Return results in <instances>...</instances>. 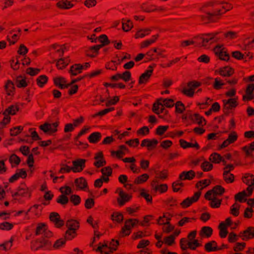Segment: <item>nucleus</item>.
<instances>
[{"label": "nucleus", "instance_id": "nucleus-1", "mask_svg": "<svg viewBox=\"0 0 254 254\" xmlns=\"http://www.w3.org/2000/svg\"><path fill=\"white\" fill-rule=\"evenodd\" d=\"M233 7L231 4L225 1L209 2L200 9L205 14L201 16L203 21H213V16L220 15Z\"/></svg>", "mask_w": 254, "mask_h": 254}, {"label": "nucleus", "instance_id": "nucleus-2", "mask_svg": "<svg viewBox=\"0 0 254 254\" xmlns=\"http://www.w3.org/2000/svg\"><path fill=\"white\" fill-rule=\"evenodd\" d=\"M218 33V32H215L204 35L200 37H194V39L197 40V46L203 47L205 49L208 48L212 43V40Z\"/></svg>", "mask_w": 254, "mask_h": 254}, {"label": "nucleus", "instance_id": "nucleus-3", "mask_svg": "<svg viewBox=\"0 0 254 254\" xmlns=\"http://www.w3.org/2000/svg\"><path fill=\"white\" fill-rule=\"evenodd\" d=\"M174 102L171 99H160L157 102L153 105V110L156 114L162 113L164 110V107L168 108L172 107L174 106Z\"/></svg>", "mask_w": 254, "mask_h": 254}, {"label": "nucleus", "instance_id": "nucleus-4", "mask_svg": "<svg viewBox=\"0 0 254 254\" xmlns=\"http://www.w3.org/2000/svg\"><path fill=\"white\" fill-rule=\"evenodd\" d=\"M51 245L50 242L45 238H38L31 243V249L32 251L47 248Z\"/></svg>", "mask_w": 254, "mask_h": 254}, {"label": "nucleus", "instance_id": "nucleus-5", "mask_svg": "<svg viewBox=\"0 0 254 254\" xmlns=\"http://www.w3.org/2000/svg\"><path fill=\"white\" fill-rule=\"evenodd\" d=\"M119 242L112 240L109 244H105L98 247L97 251H100L102 254H110L117 249Z\"/></svg>", "mask_w": 254, "mask_h": 254}, {"label": "nucleus", "instance_id": "nucleus-6", "mask_svg": "<svg viewBox=\"0 0 254 254\" xmlns=\"http://www.w3.org/2000/svg\"><path fill=\"white\" fill-rule=\"evenodd\" d=\"M35 234L36 235H42L45 238H49L53 236L52 232L48 229L47 226L45 224H39L37 226Z\"/></svg>", "mask_w": 254, "mask_h": 254}, {"label": "nucleus", "instance_id": "nucleus-7", "mask_svg": "<svg viewBox=\"0 0 254 254\" xmlns=\"http://www.w3.org/2000/svg\"><path fill=\"white\" fill-rule=\"evenodd\" d=\"M138 220L136 219H129L125 222V226L122 228L121 234L122 236L128 235L130 232V229L136 223Z\"/></svg>", "mask_w": 254, "mask_h": 254}, {"label": "nucleus", "instance_id": "nucleus-8", "mask_svg": "<svg viewBox=\"0 0 254 254\" xmlns=\"http://www.w3.org/2000/svg\"><path fill=\"white\" fill-rule=\"evenodd\" d=\"M86 160L78 159L72 161V171L74 173L81 172L85 167Z\"/></svg>", "mask_w": 254, "mask_h": 254}, {"label": "nucleus", "instance_id": "nucleus-9", "mask_svg": "<svg viewBox=\"0 0 254 254\" xmlns=\"http://www.w3.org/2000/svg\"><path fill=\"white\" fill-rule=\"evenodd\" d=\"M58 126V123L57 122L53 124L46 123L44 125H41L40 128L45 133L51 134L57 131Z\"/></svg>", "mask_w": 254, "mask_h": 254}, {"label": "nucleus", "instance_id": "nucleus-10", "mask_svg": "<svg viewBox=\"0 0 254 254\" xmlns=\"http://www.w3.org/2000/svg\"><path fill=\"white\" fill-rule=\"evenodd\" d=\"M225 189L220 186H215L212 190L208 191L205 195L206 199H211L217 195H221L224 192Z\"/></svg>", "mask_w": 254, "mask_h": 254}, {"label": "nucleus", "instance_id": "nucleus-11", "mask_svg": "<svg viewBox=\"0 0 254 254\" xmlns=\"http://www.w3.org/2000/svg\"><path fill=\"white\" fill-rule=\"evenodd\" d=\"M200 85L198 82L193 81L188 83V87L183 90V92L186 95L192 97L193 95L194 90Z\"/></svg>", "mask_w": 254, "mask_h": 254}, {"label": "nucleus", "instance_id": "nucleus-12", "mask_svg": "<svg viewBox=\"0 0 254 254\" xmlns=\"http://www.w3.org/2000/svg\"><path fill=\"white\" fill-rule=\"evenodd\" d=\"M201 192H196L194 195L191 197H188L185 199L181 203V205L183 208H186L190 206L192 203L196 201L200 195Z\"/></svg>", "mask_w": 254, "mask_h": 254}, {"label": "nucleus", "instance_id": "nucleus-13", "mask_svg": "<svg viewBox=\"0 0 254 254\" xmlns=\"http://www.w3.org/2000/svg\"><path fill=\"white\" fill-rule=\"evenodd\" d=\"M12 196L14 198L18 196L28 197L30 196V190L26 186L22 185L19 188L17 192L12 193Z\"/></svg>", "mask_w": 254, "mask_h": 254}, {"label": "nucleus", "instance_id": "nucleus-14", "mask_svg": "<svg viewBox=\"0 0 254 254\" xmlns=\"http://www.w3.org/2000/svg\"><path fill=\"white\" fill-rule=\"evenodd\" d=\"M215 54L219 57L220 59L224 61H227L229 58L228 54L224 50L222 46L218 45L214 49Z\"/></svg>", "mask_w": 254, "mask_h": 254}, {"label": "nucleus", "instance_id": "nucleus-15", "mask_svg": "<svg viewBox=\"0 0 254 254\" xmlns=\"http://www.w3.org/2000/svg\"><path fill=\"white\" fill-rule=\"evenodd\" d=\"M247 190L248 191V193L245 191H242L236 194L235 197V199L240 202H242L243 200L245 201L246 199H244V198L247 196H249L252 194L253 189L252 186H249L247 188Z\"/></svg>", "mask_w": 254, "mask_h": 254}, {"label": "nucleus", "instance_id": "nucleus-16", "mask_svg": "<svg viewBox=\"0 0 254 254\" xmlns=\"http://www.w3.org/2000/svg\"><path fill=\"white\" fill-rule=\"evenodd\" d=\"M94 165L97 168L101 167L106 164V161L102 152L97 153L94 156Z\"/></svg>", "mask_w": 254, "mask_h": 254}, {"label": "nucleus", "instance_id": "nucleus-17", "mask_svg": "<svg viewBox=\"0 0 254 254\" xmlns=\"http://www.w3.org/2000/svg\"><path fill=\"white\" fill-rule=\"evenodd\" d=\"M117 191L119 192L120 197L117 199V201L120 205H124L126 202L129 200L130 196L125 193L121 189H118Z\"/></svg>", "mask_w": 254, "mask_h": 254}, {"label": "nucleus", "instance_id": "nucleus-18", "mask_svg": "<svg viewBox=\"0 0 254 254\" xmlns=\"http://www.w3.org/2000/svg\"><path fill=\"white\" fill-rule=\"evenodd\" d=\"M158 143V140L155 139H145L142 141L141 145L142 147H146L148 150H151L154 148Z\"/></svg>", "mask_w": 254, "mask_h": 254}, {"label": "nucleus", "instance_id": "nucleus-19", "mask_svg": "<svg viewBox=\"0 0 254 254\" xmlns=\"http://www.w3.org/2000/svg\"><path fill=\"white\" fill-rule=\"evenodd\" d=\"M50 218L57 227H61L64 225V222L61 219L59 214L56 212H52L50 215Z\"/></svg>", "mask_w": 254, "mask_h": 254}, {"label": "nucleus", "instance_id": "nucleus-20", "mask_svg": "<svg viewBox=\"0 0 254 254\" xmlns=\"http://www.w3.org/2000/svg\"><path fill=\"white\" fill-rule=\"evenodd\" d=\"M254 228L250 227L245 231L241 233L239 236L243 240L247 241L254 237Z\"/></svg>", "mask_w": 254, "mask_h": 254}, {"label": "nucleus", "instance_id": "nucleus-21", "mask_svg": "<svg viewBox=\"0 0 254 254\" xmlns=\"http://www.w3.org/2000/svg\"><path fill=\"white\" fill-rule=\"evenodd\" d=\"M152 72L153 66L152 65H150L148 67V69L140 76L139 80V83L140 84H142L147 82L151 75Z\"/></svg>", "mask_w": 254, "mask_h": 254}, {"label": "nucleus", "instance_id": "nucleus-22", "mask_svg": "<svg viewBox=\"0 0 254 254\" xmlns=\"http://www.w3.org/2000/svg\"><path fill=\"white\" fill-rule=\"evenodd\" d=\"M238 138V135L235 132H231L228 136V138L226 139L221 145V147L224 148L228 146L229 144L234 142Z\"/></svg>", "mask_w": 254, "mask_h": 254}, {"label": "nucleus", "instance_id": "nucleus-23", "mask_svg": "<svg viewBox=\"0 0 254 254\" xmlns=\"http://www.w3.org/2000/svg\"><path fill=\"white\" fill-rule=\"evenodd\" d=\"M237 99L236 98H230L228 100H223L224 108L226 110L232 109L237 106Z\"/></svg>", "mask_w": 254, "mask_h": 254}, {"label": "nucleus", "instance_id": "nucleus-24", "mask_svg": "<svg viewBox=\"0 0 254 254\" xmlns=\"http://www.w3.org/2000/svg\"><path fill=\"white\" fill-rule=\"evenodd\" d=\"M172 215L168 212L164 213L162 216H160L158 220L157 223L159 225H165L169 224V222L171 220Z\"/></svg>", "mask_w": 254, "mask_h": 254}, {"label": "nucleus", "instance_id": "nucleus-25", "mask_svg": "<svg viewBox=\"0 0 254 254\" xmlns=\"http://www.w3.org/2000/svg\"><path fill=\"white\" fill-rule=\"evenodd\" d=\"M195 176V173L192 170H190L188 172H183L180 175V180H190L193 179Z\"/></svg>", "mask_w": 254, "mask_h": 254}, {"label": "nucleus", "instance_id": "nucleus-26", "mask_svg": "<svg viewBox=\"0 0 254 254\" xmlns=\"http://www.w3.org/2000/svg\"><path fill=\"white\" fill-rule=\"evenodd\" d=\"M209 160L214 163H219L221 161H222L224 164H226V161L222 159V156L217 153H213L209 157Z\"/></svg>", "mask_w": 254, "mask_h": 254}, {"label": "nucleus", "instance_id": "nucleus-27", "mask_svg": "<svg viewBox=\"0 0 254 254\" xmlns=\"http://www.w3.org/2000/svg\"><path fill=\"white\" fill-rule=\"evenodd\" d=\"M157 183V181L154 180L151 186L154 188V189L156 191H159L160 193H163L167 191L168 189V187L166 184H162V185H156L155 184Z\"/></svg>", "mask_w": 254, "mask_h": 254}, {"label": "nucleus", "instance_id": "nucleus-28", "mask_svg": "<svg viewBox=\"0 0 254 254\" xmlns=\"http://www.w3.org/2000/svg\"><path fill=\"white\" fill-rule=\"evenodd\" d=\"M4 87L6 94L8 95L12 96L14 94L15 87L13 83L11 81L8 80Z\"/></svg>", "mask_w": 254, "mask_h": 254}, {"label": "nucleus", "instance_id": "nucleus-29", "mask_svg": "<svg viewBox=\"0 0 254 254\" xmlns=\"http://www.w3.org/2000/svg\"><path fill=\"white\" fill-rule=\"evenodd\" d=\"M151 31V28L141 29L137 31L135 35V38H142L149 34Z\"/></svg>", "mask_w": 254, "mask_h": 254}, {"label": "nucleus", "instance_id": "nucleus-30", "mask_svg": "<svg viewBox=\"0 0 254 254\" xmlns=\"http://www.w3.org/2000/svg\"><path fill=\"white\" fill-rule=\"evenodd\" d=\"M254 90V84H250L248 85L246 89V95L243 96V99L251 100L253 98V92Z\"/></svg>", "mask_w": 254, "mask_h": 254}, {"label": "nucleus", "instance_id": "nucleus-31", "mask_svg": "<svg viewBox=\"0 0 254 254\" xmlns=\"http://www.w3.org/2000/svg\"><path fill=\"white\" fill-rule=\"evenodd\" d=\"M84 67L82 65L80 64H76L70 67V73L72 75H76L77 74L81 72L83 69Z\"/></svg>", "mask_w": 254, "mask_h": 254}, {"label": "nucleus", "instance_id": "nucleus-32", "mask_svg": "<svg viewBox=\"0 0 254 254\" xmlns=\"http://www.w3.org/2000/svg\"><path fill=\"white\" fill-rule=\"evenodd\" d=\"M15 29H13L9 31L8 35L7 36V40L8 41L10 44H14L17 41L18 38V35L17 34H14L13 32H15Z\"/></svg>", "mask_w": 254, "mask_h": 254}, {"label": "nucleus", "instance_id": "nucleus-33", "mask_svg": "<svg viewBox=\"0 0 254 254\" xmlns=\"http://www.w3.org/2000/svg\"><path fill=\"white\" fill-rule=\"evenodd\" d=\"M57 5L59 7L64 9H69L73 6L71 0H62L58 2Z\"/></svg>", "mask_w": 254, "mask_h": 254}, {"label": "nucleus", "instance_id": "nucleus-34", "mask_svg": "<svg viewBox=\"0 0 254 254\" xmlns=\"http://www.w3.org/2000/svg\"><path fill=\"white\" fill-rule=\"evenodd\" d=\"M54 83L56 85L59 86L61 88H64L67 87L66 84L65 79L61 76L56 77L54 78Z\"/></svg>", "mask_w": 254, "mask_h": 254}, {"label": "nucleus", "instance_id": "nucleus-35", "mask_svg": "<svg viewBox=\"0 0 254 254\" xmlns=\"http://www.w3.org/2000/svg\"><path fill=\"white\" fill-rule=\"evenodd\" d=\"M76 187L79 189L83 190L87 186V183L84 178L81 177L76 179L74 181Z\"/></svg>", "mask_w": 254, "mask_h": 254}, {"label": "nucleus", "instance_id": "nucleus-36", "mask_svg": "<svg viewBox=\"0 0 254 254\" xmlns=\"http://www.w3.org/2000/svg\"><path fill=\"white\" fill-rule=\"evenodd\" d=\"M158 37V35H154L152 37L151 39L143 41L140 44V47L141 48H145L149 46L150 45H151L152 43H154L156 41Z\"/></svg>", "mask_w": 254, "mask_h": 254}, {"label": "nucleus", "instance_id": "nucleus-37", "mask_svg": "<svg viewBox=\"0 0 254 254\" xmlns=\"http://www.w3.org/2000/svg\"><path fill=\"white\" fill-rule=\"evenodd\" d=\"M205 249L207 252H214L219 250L216 242L213 241L206 243L205 245Z\"/></svg>", "mask_w": 254, "mask_h": 254}, {"label": "nucleus", "instance_id": "nucleus-38", "mask_svg": "<svg viewBox=\"0 0 254 254\" xmlns=\"http://www.w3.org/2000/svg\"><path fill=\"white\" fill-rule=\"evenodd\" d=\"M180 143L182 147L186 149L188 147H194L197 149L199 148V145L197 143L195 142L194 143H189L183 139L180 140Z\"/></svg>", "mask_w": 254, "mask_h": 254}, {"label": "nucleus", "instance_id": "nucleus-39", "mask_svg": "<svg viewBox=\"0 0 254 254\" xmlns=\"http://www.w3.org/2000/svg\"><path fill=\"white\" fill-rule=\"evenodd\" d=\"M101 138V134L100 132H95L91 134L88 137V140L91 143H96Z\"/></svg>", "mask_w": 254, "mask_h": 254}, {"label": "nucleus", "instance_id": "nucleus-40", "mask_svg": "<svg viewBox=\"0 0 254 254\" xmlns=\"http://www.w3.org/2000/svg\"><path fill=\"white\" fill-rule=\"evenodd\" d=\"M243 181L249 186H252L253 183H254V177L250 174H245L243 178Z\"/></svg>", "mask_w": 254, "mask_h": 254}, {"label": "nucleus", "instance_id": "nucleus-41", "mask_svg": "<svg viewBox=\"0 0 254 254\" xmlns=\"http://www.w3.org/2000/svg\"><path fill=\"white\" fill-rule=\"evenodd\" d=\"M212 233V229L208 226H205L202 228L199 234L201 236H206L209 237Z\"/></svg>", "mask_w": 254, "mask_h": 254}, {"label": "nucleus", "instance_id": "nucleus-42", "mask_svg": "<svg viewBox=\"0 0 254 254\" xmlns=\"http://www.w3.org/2000/svg\"><path fill=\"white\" fill-rule=\"evenodd\" d=\"M192 120L196 122L199 126H204L206 124L204 119L199 115L195 114L191 118Z\"/></svg>", "mask_w": 254, "mask_h": 254}, {"label": "nucleus", "instance_id": "nucleus-43", "mask_svg": "<svg viewBox=\"0 0 254 254\" xmlns=\"http://www.w3.org/2000/svg\"><path fill=\"white\" fill-rule=\"evenodd\" d=\"M220 74L224 76H229L233 73V69L228 66H225L220 69Z\"/></svg>", "mask_w": 254, "mask_h": 254}, {"label": "nucleus", "instance_id": "nucleus-44", "mask_svg": "<svg viewBox=\"0 0 254 254\" xmlns=\"http://www.w3.org/2000/svg\"><path fill=\"white\" fill-rule=\"evenodd\" d=\"M69 63L68 59H60L57 61L56 65L59 69H61L65 67Z\"/></svg>", "mask_w": 254, "mask_h": 254}, {"label": "nucleus", "instance_id": "nucleus-45", "mask_svg": "<svg viewBox=\"0 0 254 254\" xmlns=\"http://www.w3.org/2000/svg\"><path fill=\"white\" fill-rule=\"evenodd\" d=\"M67 230H72L76 231L79 228V225L77 221L75 220H69L66 222Z\"/></svg>", "mask_w": 254, "mask_h": 254}, {"label": "nucleus", "instance_id": "nucleus-46", "mask_svg": "<svg viewBox=\"0 0 254 254\" xmlns=\"http://www.w3.org/2000/svg\"><path fill=\"white\" fill-rule=\"evenodd\" d=\"M149 178V176L147 174H143V175L138 177L134 180V184H140L145 182Z\"/></svg>", "mask_w": 254, "mask_h": 254}, {"label": "nucleus", "instance_id": "nucleus-47", "mask_svg": "<svg viewBox=\"0 0 254 254\" xmlns=\"http://www.w3.org/2000/svg\"><path fill=\"white\" fill-rule=\"evenodd\" d=\"M240 205L236 202L230 208V213L235 216H237L239 214Z\"/></svg>", "mask_w": 254, "mask_h": 254}, {"label": "nucleus", "instance_id": "nucleus-48", "mask_svg": "<svg viewBox=\"0 0 254 254\" xmlns=\"http://www.w3.org/2000/svg\"><path fill=\"white\" fill-rule=\"evenodd\" d=\"M220 233L219 235L221 238H225L226 237L228 231L225 224L224 223H221L219 225Z\"/></svg>", "mask_w": 254, "mask_h": 254}, {"label": "nucleus", "instance_id": "nucleus-49", "mask_svg": "<svg viewBox=\"0 0 254 254\" xmlns=\"http://www.w3.org/2000/svg\"><path fill=\"white\" fill-rule=\"evenodd\" d=\"M18 109L17 106L12 105L8 107L3 113V115H15Z\"/></svg>", "mask_w": 254, "mask_h": 254}, {"label": "nucleus", "instance_id": "nucleus-50", "mask_svg": "<svg viewBox=\"0 0 254 254\" xmlns=\"http://www.w3.org/2000/svg\"><path fill=\"white\" fill-rule=\"evenodd\" d=\"M123 29L125 31H128L133 27L132 23L129 20H124L123 21Z\"/></svg>", "mask_w": 254, "mask_h": 254}, {"label": "nucleus", "instance_id": "nucleus-51", "mask_svg": "<svg viewBox=\"0 0 254 254\" xmlns=\"http://www.w3.org/2000/svg\"><path fill=\"white\" fill-rule=\"evenodd\" d=\"M208 199L210 200V205L213 208H217L220 205L221 201L217 199L216 196H214V197H212L211 199Z\"/></svg>", "mask_w": 254, "mask_h": 254}, {"label": "nucleus", "instance_id": "nucleus-52", "mask_svg": "<svg viewBox=\"0 0 254 254\" xmlns=\"http://www.w3.org/2000/svg\"><path fill=\"white\" fill-rule=\"evenodd\" d=\"M112 219L113 221L120 223L123 220V216L121 213L114 212L112 215Z\"/></svg>", "mask_w": 254, "mask_h": 254}, {"label": "nucleus", "instance_id": "nucleus-53", "mask_svg": "<svg viewBox=\"0 0 254 254\" xmlns=\"http://www.w3.org/2000/svg\"><path fill=\"white\" fill-rule=\"evenodd\" d=\"M149 132V129L147 127L144 126L139 128L137 131V134L140 136H145L148 134Z\"/></svg>", "mask_w": 254, "mask_h": 254}, {"label": "nucleus", "instance_id": "nucleus-54", "mask_svg": "<svg viewBox=\"0 0 254 254\" xmlns=\"http://www.w3.org/2000/svg\"><path fill=\"white\" fill-rule=\"evenodd\" d=\"M210 184V181L208 180H204L198 182L196 187L200 190H202L204 187L207 186Z\"/></svg>", "mask_w": 254, "mask_h": 254}, {"label": "nucleus", "instance_id": "nucleus-55", "mask_svg": "<svg viewBox=\"0 0 254 254\" xmlns=\"http://www.w3.org/2000/svg\"><path fill=\"white\" fill-rule=\"evenodd\" d=\"M76 236V231L72 230H67L65 235L66 240H70L74 238Z\"/></svg>", "mask_w": 254, "mask_h": 254}, {"label": "nucleus", "instance_id": "nucleus-56", "mask_svg": "<svg viewBox=\"0 0 254 254\" xmlns=\"http://www.w3.org/2000/svg\"><path fill=\"white\" fill-rule=\"evenodd\" d=\"M58 203L64 205L68 202V198L64 194L60 195L57 199Z\"/></svg>", "mask_w": 254, "mask_h": 254}, {"label": "nucleus", "instance_id": "nucleus-57", "mask_svg": "<svg viewBox=\"0 0 254 254\" xmlns=\"http://www.w3.org/2000/svg\"><path fill=\"white\" fill-rule=\"evenodd\" d=\"M201 167L204 171L207 172L212 169L213 165L208 161H204L202 163Z\"/></svg>", "mask_w": 254, "mask_h": 254}, {"label": "nucleus", "instance_id": "nucleus-58", "mask_svg": "<svg viewBox=\"0 0 254 254\" xmlns=\"http://www.w3.org/2000/svg\"><path fill=\"white\" fill-rule=\"evenodd\" d=\"M127 150V147L124 145H122L120 147V149L116 151L115 153L118 158H122L125 154V151ZM113 153H115L114 152Z\"/></svg>", "mask_w": 254, "mask_h": 254}, {"label": "nucleus", "instance_id": "nucleus-59", "mask_svg": "<svg viewBox=\"0 0 254 254\" xmlns=\"http://www.w3.org/2000/svg\"><path fill=\"white\" fill-rule=\"evenodd\" d=\"M169 126H159L156 128V134L159 135H163L168 129Z\"/></svg>", "mask_w": 254, "mask_h": 254}, {"label": "nucleus", "instance_id": "nucleus-60", "mask_svg": "<svg viewBox=\"0 0 254 254\" xmlns=\"http://www.w3.org/2000/svg\"><path fill=\"white\" fill-rule=\"evenodd\" d=\"M196 41L197 40L194 39V38L193 39L183 41L181 43V46L183 47H186L190 45H193L195 44L197 45Z\"/></svg>", "mask_w": 254, "mask_h": 254}, {"label": "nucleus", "instance_id": "nucleus-61", "mask_svg": "<svg viewBox=\"0 0 254 254\" xmlns=\"http://www.w3.org/2000/svg\"><path fill=\"white\" fill-rule=\"evenodd\" d=\"M48 78L45 75L40 76L37 79L38 85L42 87L47 81Z\"/></svg>", "mask_w": 254, "mask_h": 254}, {"label": "nucleus", "instance_id": "nucleus-62", "mask_svg": "<svg viewBox=\"0 0 254 254\" xmlns=\"http://www.w3.org/2000/svg\"><path fill=\"white\" fill-rule=\"evenodd\" d=\"M17 61L15 62L14 59H12L10 61V65L11 68L16 70L19 69V65H20V62L18 60V57H16Z\"/></svg>", "mask_w": 254, "mask_h": 254}, {"label": "nucleus", "instance_id": "nucleus-63", "mask_svg": "<svg viewBox=\"0 0 254 254\" xmlns=\"http://www.w3.org/2000/svg\"><path fill=\"white\" fill-rule=\"evenodd\" d=\"M9 161L12 164H14L17 165L20 163V159L16 155L13 154L10 156Z\"/></svg>", "mask_w": 254, "mask_h": 254}, {"label": "nucleus", "instance_id": "nucleus-64", "mask_svg": "<svg viewBox=\"0 0 254 254\" xmlns=\"http://www.w3.org/2000/svg\"><path fill=\"white\" fill-rule=\"evenodd\" d=\"M22 129L23 127L21 126L14 127L10 129V135L11 136H16L18 134Z\"/></svg>", "mask_w": 254, "mask_h": 254}]
</instances>
